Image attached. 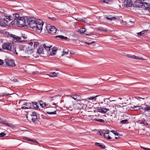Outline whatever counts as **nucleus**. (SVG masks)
Here are the masks:
<instances>
[{
	"label": "nucleus",
	"mask_w": 150,
	"mask_h": 150,
	"mask_svg": "<svg viewBox=\"0 0 150 150\" xmlns=\"http://www.w3.org/2000/svg\"><path fill=\"white\" fill-rule=\"evenodd\" d=\"M2 47L4 50L11 51L14 54H15L16 55H18V53L16 51V47L14 46H12L11 43L9 42L4 43L3 44Z\"/></svg>",
	"instance_id": "obj_1"
},
{
	"label": "nucleus",
	"mask_w": 150,
	"mask_h": 150,
	"mask_svg": "<svg viewBox=\"0 0 150 150\" xmlns=\"http://www.w3.org/2000/svg\"><path fill=\"white\" fill-rule=\"evenodd\" d=\"M26 26L32 29L35 28L37 23L34 18L32 17L26 18Z\"/></svg>",
	"instance_id": "obj_2"
},
{
	"label": "nucleus",
	"mask_w": 150,
	"mask_h": 150,
	"mask_svg": "<svg viewBox=\"0 0 150 150\" xmlns=\"http://www.w3.org/2000/svg\"><path fill=\"white\" fill-rule=\"evenodd\" d=\"M98 96H99L97 95L94 97H92L90 98H88L84 99H81V100L79 101V103H78L77 104L80 105L82 106L81 107V108H86L87 106V104L89 103V102H87V101H88L89 100H93L94 99H95V100H96V99H95V98Z\"/></svg>",
	"instance_id": "obj_3"
},
{
	"label": "nucleus",
	"mask_w": 150,
	"mask_h": 150,
	"mask_svg": "<svg viewBox=\"0 0 150 150\" xmlns=\"http://www.w3.org/2000/svg\"><path fill=\"white\" fill-rule=\"evenodd\" d=\"M52 46H47L45 44H42L40 45L39 48L37 50L36 53L39 54H44V51L43 48L47 51H49L50 50V48Z\"/></svg>",
	"instance_id": "obj_4"
},
{
	"label": "nucleus",
	"mask_w": 150,
	"mask_h": 150,
	"mask_svg": "<svg viewBox=\"0 0 150 150\" xmlns=\"http://www.w3.org/2000/svg\"><path fill=\"white\" fill-rule=\"evenodd\" d=\"M19 18H17L18 25L20 27L26 26V18H25L23 17H21L19 16Z\"/></svg>",
	"instance_id": "obj_5"
},
{
	"label": "nucleus",
	"mask_w": 150,
	"mask_h": 150,
	"mask_svg": "<svg viewBox=\"0 0 150 150\" xmlns=\"http://www.w3.org/2000/svg\"><path fill=\"white\" fill-rule=\"evenodd\" d=\"M11 37L15 39L16 41L18 42H22L24 41V40L22 39V37L23 39H26L27 38V35L24 34H22V37L14 35H11Z\"/></svg>",
	"instance_id": "obj_6"
},
{
	"label": "nucleus",
	"mask_w": 150,
	"mask_h": 150,
	"mask_svg": "<svg viewBox=\"0 0 150 150\" xmlns=\"http://www.w3.org/2000/svg\"><path fill=\"white\" fill-rule=\"evenodd\" d=\"M144 0H137L134 3L133 6L136 8H142L143 6Z\"/></svg>",
	"instance_id": "obj_7"
},
{
	"label": "nucleus",
	"mask_w": 150,
	"mask_h": 150,
	"mask_svg": "<svg viewBox=\"0 0 150 150\" xmlns=\"http://www.w3.org/2000/svg\"><path fill=\"white\" fill-rule=\"evenodd\" d=\"M46 30L50 33L53 34L56 32L57 29L54 26H51L50 25H47L46 27Z\"/></svg>",
	"instance_id": "obj_8"
},
{
	"label": "nucleus",
	"mask_w": 150,
	"mask_h": 150,
	"mask_svg": "<svg viewBox=\"0 0 150 150\" xmlns=\"http://www.w3.org/2000/svg\"><path fill=\"white\" fill-rule=\"evenodd\" d=\"M37 23L35 28L37 29V30H39L40 32L42 30V27L43 25V23L41 20H39L36 21Z\"/></svg>",
	"instance_id": "obj_9"
},
{
	"label": "nucleus",
	"mask_w": 150,
	"mask_h": 150,
	"mask_svg": "<svg viewBox=\"0 0 150 150\" xmlns=\"http://www.w3.org/2000/svg\"><path fill=\"white\" fill-rule=\"evenodd\" d=\"M13 16L14 18V19L11 22V24L12 25H18L17 18H19V14H18L16 13L13 15Z\"/></svg>",
	"instance_id": "obj_10"
},
{
	"label": "nucleus",
	"mask_w": 150,
	"mask_h": 150,
	"mask_svg": "<svg viewBox=\"0 0 150 150\" xmlns=\"http://www.w3.org/2000/svg\"><path fill=\"white\" fill-rule=\"evenodd\" d=\"M5 62L8 66L14 67L15 66V64L14 61L10 59H6L5 60Z\"/></svg>",
	"instance_id": "obj_11"
},
{
	"label": "nucleus",
	"mask_w": 150,
	"mask_h": 150,
	"mask_svg": "<svg viewBox=\"0 0 150 150\" xmlns=\"http://www.w3.org/2000/svg\"><path fill=\"white\" fill-rule=\"evenodd\" d=\"M124 4L126 7H130L132 6L133 2L131 0H125Z\"/></svg>",
	"instance_id": "obj_12"
},
{
	"label": "nucleus",
	"mask_w": 150,
	"mask_h": 150,
	"mask_svg": "<svg viewBox=\"0 0 150 150\" xmlns=\"http://www.w3.org/2000/svg\"><path fill=\"white\" fill-rule=\"evenodd\" d=\"M7 21L5 19H0V25L2 27H5L8 25Z\"/></svg>",
	"instance_id": "obj_13"
},
{
	"label": "nucleus",
	"mask_w": 150,
	"mask_h": 150,
	"mask_svg": "<svg viewBox=\"0 0 150 150\" xmlns=\"http://www.w3.org/2000/svg\"><path fill=\"white\" fill-rule=\"evenodd\" d=\"M110 109H111L102 108L101 107H98V111L101 113H106Z\"/></svg>",
	"instance_id": "obj_14"
},
{
	"label": "nucleus",
	"mask_w": 150,
	"mask_h": 150,
	"mask_svg": "<svg viewBox=\"0 0 150 150\" xmlns=\"http://www.w3.org/2000/svg\"><path fill=\"white\" fill-rule=\"evenodd\" d=\"M71 97L77 101L80 100L81 98V97L80 96L76 94H74L71 95Z\"/></svg>",
	"instance_id": "obj_15"
},
{
	"label": "nucleus",
	"mask_w": 150,
	"mask_h": 150,
	"mask_svg": "<svg viewBox=\"0 0 150 150\" xmlns=\"http://www.w3.org/2000/svg\"><path fill=\"white\" fill-rule=\"evenodd\" d=\"M31 120L33 122L37 120V116L36 113L35 112H33L31 114Z\"/></svg>",
	"instance_id": "obj_16"
},
{
	"label": "nucleus",
	"mask_w": 150,
	"mask_h": 150,
	"mask_svg": "<svg viewBox=\"0 0 150 150\" xmlns=\"http://www.w3.org/2000/svg\"><path fill=\"white\" fill-rule=\"evenodd\" d=\"M33 50V48L31 47L30 46H28L26 48V50L25 51V53L28 54H30L32 51Z\"/></svg>",
	"instance_id": "obj_17"
},
{
	"label": "nucleus",
	"mask_w": 150,
	"mask_h": 150,
	"mask_svg": "<svg viewBox=\"0 0 150 150\" xmlns=\"http://www.w3.org/2000/svg\"><path fill=\"white\" fill-rule=\"evenodd\" d=\"M104 18L105 19L109 20L110 21H111L112 20H116L117 19L116 17L115 16L111 18H109L105 16L104 17Z\"/></svg>",
	"instance_id": "obj_18"
},
{
	"label": "nucleus",
	"mask_w": 150,
	"mask_h": 150,
	"mask_svg": "<svg viewBox=\"0 0 150 150\" xmlns=\"http://www.w3.org/2000/svg\"><path fill=\"white\" fill-rule=\"evenodd\" d=\"M32 107H33L35 109H38L39 108V106L38 103L37 102L35 103L32 102Z\"/></svg>",
	"instance_id": "obj_19"
},
{
	"label": "nucleus",
	"mask_w": 150,
	"mask_h": 150,
	"mask_svg": "<svg viewBox=\"0 0 150 150\" xmlns=\"http://www.w3.org/2000/svg\"><path fill=\"white\" fill-rule=\"evenodd\" d=\"M24 105H25L27 109L32 108V104L30 103H25L23 104Z\"/></svg>",
	"instance_id": "obj_20"
},
{
	"label": "nucleus",
	"mask_w": 150,
	"mask_h": 150,
	"mask_svg": "<svg viewBox=\"0 0 150 150\" xmlns=\"http://www.w3.org/2000/svg\"><path fill=\"white\" fill-rule=\"evenodd\" d=\"M59 74L58 73H56L55 72H52L50 73L49 74V76L52 77H56L57 76V75Z\"/></svg>",
	"instance_id": "obj_21"
},
{
	"label": "nucleus",
	"mask_w": 150,
	"mask_h": 150,
	"mask_svg": "<svg viewBox=\"0 0 150 150\" xmlns=\"http://www.w3.org/2000/svg\"><path fill=\"white\" fill-rule=\"evenodd\" d=\"M97 30H101L102 31L107 32L108 30L106 28H103L102 27H100L96 28Z\"/></svg>",
	"instance_id": "obj_22"
},
{
	"label": "nucleus",
	"mask_w": 150,
	"mask_h": 150,
	"mask_svg": "<svg viewBox=\"0 0 150 150\" xmlns=\"http://www.w3.org/2000/svg\"><path fill=\"white\" fill-rule=\"evenodd\" d=\"M149 5L150 4L149 3L143 2V6L142 8H143L144 9L147 10L148 7H149Z\"/></svg>",
	"instance_id": "obj_23"
},
{
	"label": "nucleus",
	"mask_w": 150,
	"mask_h": 150,
	"mask_svg": "<svg viewBox=\"0 0 150 150\" xmlns=\"http://www.w3.org/2000/svg\"><path fill=\"white\" fill-rule=\"evenodd\" d=\"M86 29L84 28H80L78 30V32L81 34L83 33L86 32Z\"/></svg>",
	"instance_id": "obj_24"
},
{
	"label": "nucleus",
	"mask_w": 150,
	"mask_h": 150,
	"mask_svg": "<svg viewBox=\"0 0 150 150\" xmlns=\"http://www.w3.org/2000/svg\"><path fill=\"white\" fill-rule=\"evenodd\" d=\"M132 108L134 110H137L140 109H142L143 108L142 107L139 106H134L133 107H132Z\"/></svg>",
	"instance_id": "obj_25"
},
{
	"label": "nucleus",
	"mask_w": 150,
	"mask_h": 150,
	"mask_svg": "<svg viewBox=\"0 0 150 150\" xmlns=\"http://www.w3.org/2000/svg\"><path fill=\"white\" fill-rule=\"evenodd\" d=\"M95 144L96 146H99L100 148L104 149L105 148V146L103 145L102 144L100 143H95Z\"/></svg>",
	"instance_id": "obj_26"
},
{
	"label": "nucleus",
	"mask_w": 150,
	"mask_h": 150,
	"mask_svg": "<svg viewBox=\"0 0 150 150\" xmlns=\"http://www.w3.org/2000/svg\"><path fill=\"white\" fill-rule=\"evenodd\" d=\"M40 105L43 108L45 107L46 106V103L43 102L42 100H40L39 102Z\"/></svg>",
	"instance_id": "obj_27"
},
{
	"label": "nucleus",
	"mask_w": 150,
	"mask_h": 150,
	"mask_svg": "<svg viewBox=\"0 0 150 150\" xmlns=\"http://www.w3.org/2000/svg\"><path fill=\"white\" fill-rule=\"evenodd\" d=\"M131 58L134 59H138L142 60L144 59L142 58V57H137L134 55H132Z\"/></svg>",
	"instance_id": "obj_28"
},
{
	"label": "nucleus",
	"mask_w": 150,
	"mask_h": 150,
	"mask_svg": "<svg viewBox=\"0 0 150 150\" xmlns=\"http://www.w3.org/2000/svg\"><path fill=\"white\" fill-rule=\"evenodd\" d=\"M56 38H61L62 39H65L67 40L68 39V38L66 37H65L62 35H58L55 36Z\"/></svg>",
	"instance_id": "obj_29"
},
{
	"label": "nucleus",
	"mask_w": 150,
	"mask_h": 150,
	"mask_svg": "<svg viewBox=\"0 0 150 150\" xmlns=\"http://www.w3.org/2000/svg\"><path fill=\"white\" fill-rule=\"evenodd\" d=\"M146 107L144 108V110L145 111L150 110V105H145Z\"/></svg>",
	"instance_id": "obj_30"
},
{
	"label": "nucleus",
	"mask_w": 150,
	"mask_h": 150,
	"mask_svg": "<svg viewBox=\"0 0 150 150\" xmlns=\"http://www.w3.org/2000/svg\"><path fill=\"white\" fill-rule=\"evenodd\" d=\"M52 108H53V109H54V110H53L54 111H52V112H47V114H50V115L56 114V111L55 110V108H53V107H52Z\"/></svg>",
	"instance_id": "obj_31"
},
{
	"label": "nucleus",
	"mask_w": 150,
	"mask_h": 150,
	"mask_svg": "<svg viewBox=\"0 0 150 150\" xmlns=\"http://www.w3.org/2000/svg\"><path fill=\"white\" fill-rule=\"evenodd\" d=\"M10 95L9 93H2L0 94V97L1 96H7Z\"/></svg>",
	"instance_id": "obj_32"
},
{
	"label": "nucleus",
	"mask_w": 150,
	"mask_h": 150,
	"mask_svg": "<svg viewBox=\"0 0 150 150\" xmlns=\"http://www.w3.org/2000/svg\"><path fill=\"white\" fill-rule=\"evenodd\" d=\"M104 103L106 104L107 105H108V103H109L110 102V100L107 98L104 99Z\"/></svg>",
	"instance_id": "obj_33"
},
{
	"label": "nucleus",
	"mask_w": 150,
	"mask_h": 150,
	"mask_svg": "<svg viewBox=\"0 0 150 150\" xmlns=\"http://www.w3.org/2000/svg\"><path fill=\"white\" fill-rule=\"evenodd\" d=\"M104 132L103 131V130H102V131H98L97 132V134L100 136H102L103 135H104Z\"/></svg>",
	"instance_id": "obj_34"
},
{
	"label": "nucleus",
	"mask_w": 150,
	"mask_h": 150,
	"mask_svg": "<svg viewBox=\"0 0 150 150\" xmlns=\"http://www.w3.org/2000/svg\"><path fill=\"white\" fill-rule=\"evenodd\" d=\"M146 31H147V30H144V31L143 30L140 32L138 33L137 35L139 36H140L142 35H143L145 31L146 32Z\"/></svg>",
	"instance_id": "obj_35"
},
{
	"label": "nucleus",
	"mask_w": 150,
	"mask_h": 150,
	"mask_svg": "<svg viewBox=\"0 0 150 150\" xmlns=\"http://www.w3.org/2000/svg\"><path fill=\"white\" fill-rule=\"evenodd\" d=\"M56 52V50L54 49L53 48L52 49V52L51 53V54L52 55H54L55 54V53Z\"/></svg>",
	"instance_id": "obj_36"
},
{
	"label": "nucleus",
	"mask_w": 150,
	"mask_h": 150,
	"mask_svg": "<svg viewBox=\"0 0 150 150\" xmlns=\"http://www.w3.org/2000/svg\"><path fill=\"white\" fill-rule=\"evenodd\" d=\"M95 120L96 121L101 123H104L105 121L102 119H95Z\"/></svg>",
	"instance_id": "obj_37"
},
{
	"label": "nucleus",
	"mask_w": 150,
	"mask_h": 150,
	"mask_svg": "<svg viewBox=\"0 0 150 150\" xmlns=\"http://www.w3.org/2000/svg\"><path fill=\"white\" fill-rule=\"evenodd\" d=\"M103 131L104 132V134L107 135L109 134V131L108 130H103Z\"/></svg>",
	"instance_id": "obj_38"
},
{
	"label": "nucleus",
	"mask_w": 150,
	"mask_h": 150,
	"mask_svg": "<svg viewBox=\"0 0 150 150\" xmlns=\"http://www.w3.org/2000/svg\"><path fill=\"white\" fill-rule=\"evenodd\" d=\"M103 136L105 138L108 139H111V137L109 135L104 134Z\"/></svg>",
	"instance_id": "obj_39"
},
{
	"label": "nucleus",
	"mask_w": 150,
	"mask_h": 150,
	"mask_svg": "<svg viewBox=\"0 0 150 150\" xmlns=\"http://www.w3.org/2000/svg\"><path fill=\"white\" fill-rule=\"evenodd\" d=\"M6 19H8L9 21L12 20L13 18V17L12 16H6Z\"/></svg>",
	"instance_id": "obj_40"
},
{
	"label": "nucleus",
	"mask_w": 150,
	"mask_h": 150,
	"mask_svg": "<svg viewBox=\"0 0 150 150\" xmlns=\"http://www.w3.org/2000/svg\"><path fill=\"white\" fill-rule=\"evenodd\" d=\"M39 45V43L38 42H34V48H36L38 45Z\"/></svg>",
	"instance_id": "obj_41"
},
{
	"label": "nucleus",
	"mask_w": 150,
	"mask_h": 150,
	"mask_svg": "<svg viewBox=\"0 0 150 150\" xmlns=\"http://www.w3.org/2000/svg\"><path fill=\"white\" fill-rule=\"evenodd\" d=\"M110 132L113 133L115 136H118L119 134L116 132L115 131L111 130Z\"/></svg>",
	"instance_id": "obj_42"
},
{
	"label": "nucleus",
	"mask_w": 150,
	"mask_h": 150,
	"mask_svg": "<svg viewBox=\"0 0 150 150\" xmlns=\"http://www.w3.org/2000/svg\"><path fill=\"white\" fill-rule=\"evenodd\" d=\"M113 1L112 0H107L106 4H111L113 3Z\"/></svg>",
	"instance_id": "obj_43"
},
{
	"label": "nucleus",
	"mask_w": 150,
	"mask_h": 150,
	"mask_svg": "<svg viewBox=\"0 0 150 150\" xmlns=\"http://www.w3.org/2000/svg\"><path fill=\"white\" fill-rule=\"evenodd\" d=\"M6 125H7L8 126L11 127V128H13V127H14V126L13 125H12V124H11L6 123Z\"/></svg>",
	"instance_id": "obj_44"
},
{
	"label": "nucleus",
	"mask_w": 150,
	"mask_h": 150,
	"mask_svg": "<svg viewBox=\"0 0 150 150\" xmlns=\"http://www.w3.org/2000/svg\"><path fill=\"white\" fill-rule=\"evenodd\" d=\"M128 121L127 120H124L121 121L120 122L122 124H124L127 123Z\"/></svg>",
	"instance_id": "obj_45"
},
{
	"label": "nucleus",
	"mask_w": 150,
	"mask_h": 150,
	"mask_svg": "<svg viewBox=\"0 0 150 150\" xmlns=\"http://www.w3.org/2000/svg\"><path fill=\"white\" fill-rule=\"evenodd\" d=\"M6 135V134L2 132L0 134V137H4Z\"/></svg>",
	"instance_id": "obj_46"
},
{
	"label": "nucleus",
	"mask_w": 150,
	"mask_h": 150,
	"mask_svg": "<svg viewBox=\"0 0 150 150\" xmlns=\"http://www.w3.org/2000/svg\"><path fill=\"white\" fill-rule=\"evenodd\" d=\"M46 107L47 108L51 107V105L50 103H46Z\"/></svg>",
	"instance_id": "obj_47"
},
{
	"label": "nucleus",
	"mask_w": 150,
	"mask_h": 150,
	"mask_svg": "<svg viewBox=\"0 0 150 150\" xmlns=\"http://www.w3.org/2000/svg\"><path fill=\"white\" fill-rule=\"evenodd\" d=\"M124 106H122V107H124ZM122 107V106H121V105H116V107H115V108L116 110H117V108H119Z\"/></svg>",
	"instance_id": "obj_48"
},
{
	"label": "nucleus",
	"mask_w": 150,
	"mask_h": 150,
	"mask_svg": "<svg viewBox=\"0 0 150 150\" xmlns=\"http://www.w3.org/2000/svg\"><path fill=\"white\" fill-rule=\"evenodd\" d=\"M107 1V0H100L99 1V2L102 3H105L106 4Z\"/></svg>",
	"instance_id": "obj_49"
},
{
	"label": "nucleus",
	"mask_w": 150,
	"mask_h": 150,
	"mask_svg": "<svg viewBox=\"0 0 150 150\" xmlns=\"http://www.w3.org/2000/svg\"><path fill=\"white\" fill-rule=\"evenodd\" d=\"M28 45H29V46H31L33 44V42H30L28 43Z\"/></svg>",
	"instance_id": "obj_50"
},
{
	"label": "nucleus",
	"mask_w": 150,
	"mask_h": 150,
	"mask_svg": "<svg viewBox=\"0 0 150 150\" xmlns=\"http://www.w3.org/2000/svg\"><path fill=\"white\" fill-rule=\"evenodd\" d=\"M68 54V52H64V51H63V54H62V56H63L64 55L67 54Z\"/></svg>",
	"instance_id": "obj_51"
},
{
	"label": "nucleus",
	"mask_w": 150,
	"mask_h": 150,
	"mask_svg": "<svg viewBox=\"0 0 150 150\" xmlns=\"http://www.w3.org/2000/svg\"><path fill=\"white\" fill-rule=\"evenodd\" d=\"M49 18L53 21H55L56 20V18L54 17Z\"/></svg>",
	"instance_id": "obj_52"
},
{
	"label": "nucleus",
	"mask_w": 150,
	"mask_h": 150,
	"mask_svg": "<svg viewBox=\"0 0 150 150\" xmlns=\"http://www.w3.org/2000/svg\"><path fill=\"white\" fill-rule=\"evenodd\" d=\"M126 56L127 57L131 58L132 55L130 54H127Z\"/></svg>",
	"instance_id": "obj_53"
},
{
	"label": "nucleus",
	"mask_w": 150,
	"mask_h": 150,
	"mask_svg": "<svg viewBox=\"0 0 150 150\" xmlns=\"http://www.w3.org/2000/svg\"><path fill=\"white\" fill-rule=\"evenodd\" d=\"M4 33L5 35H6V36L7 37H8V35H9V33L8 32H6V31H5Z\"/></svg>",
	"instance_id": "obj_54"
},
{
	"label": "nucleus",
	"mask_w": 150,
	"mask_h": 150,
	"mask_svg": "<svg viewBox=\"0 0 150 150\" xmlns=\"http://www.w3.org/2000/svg\"><path fill=\"white\" fill-rule=\"evenodd\" d=\"M21 108L22 109H27V108L26 107V106L25 105L22 107Z\"/></svg>",
	"instance_id": "obj_55"
},
{
	"label": "nucleus",
	"mask_w": 150,
	"mask_h": 150,
	"mask_svg": "<svg viewBox=\"0 0 150 150\" xmlns=\"http://www.w3.org/2000/svg\"><path fill=\"white\" fill-rule=\"evenodd\" d=\"M4 62L1 59H0V65H2L3 64Z\"/></svg>",
	"instance_id": "obj_56"
},
{
	"label": "nucleus",
	"mask_w": 150,
	"mask_h": 150,
	"mask_svg": "<svg viewBox=\"0 0 150 150\" xmlns=\"http://www.w3.org/2000/svg\"><path fill=\"white\" fill-rule=\"evenodd\" d=\"M94 42H90V43H88V42H85V43L86 44H87V45H89L91 44L92 43H94Z\"/></svg>",
	"instance_id": "obj_57"
},
{
	"label": "nucleus",
	"mask_w": 150,
	"mask_h": 150,
	"mask_svg": "<svg viewBox=\"0 0 150 150\" xmlns=\"http://www.w3.org/2000/svg\"><path fill=\"white\" fill-rule=\"evenodd\" d=\"M135 98L137 99H138V98H139V99H144V98H141V97H135Z\"/></svg>",
	"instance_id": "obj_58"
},
{
	"label": "nucleus",
	"mask_w": 150,
	"mask_h": 150,
	"mask_svg": "<svg viewBox=\"0 0 150 150\" xmlns=\"http://www.w3.org/2000/svg\"><path fill=\"white\" fill-rule=\"evenodd\" d=\"M149 7H148L147 10H148L150 12V4L149 5Z\"/></svg>",
	"instance_id": "obj_59"
},
{
	"label": "nucleus",
	"mask_w": 150,
	"mask_h": 150,
	"mask_svg": "<svg viewBox=\"0 0 150 150\" xmlns=\"http://www.w3.org/2000/svg\"><path fill=\"white\" fill-rule=\"evenodd\" d=\"M33 142H35V143H37V144H39V143H38V142H37V141H35V140H33Z\"/></svg>",
	"instance_id": "obj_60"
},
{
	"label": "nucleus",
	"mask_w": 150,
	"mask_h": 150,
	"mask_svg": "<svg viewBox=\"0 0 150 150\" xmlns=\"http://www.w3.org/2000/svg\"><path fill=\"white\" fill-rule=\"evenodd\" d=\"M26 139H27L28 141H33V139H28V138H27Z\"/></svg>",
	"instance_id": "obj_61"
},
{
	"label": "nucleus",
	"mask_w": 150,
	"mask_h": 150,
	"mask_svg": "<svg viewBox=\"0 0 150 150\" xmlns=\"http://www.w3.org/2000/svg\"><path fill=\"white\" fill-rule=\"evenodd\" d=\"M2 124H3L4 125H6V123H5L3 121H2L1 122H0Z\"/></svg>",
	"instance_id": "obj_62"
},
{
	"label": "nucleus",
	"mask_w": 150,
	"mask_h": 150,
	"mask_svg": "<svg viewBox=\"0 0 150 150\" xmlns=\"http://www.w3.org/2000/svg\"><path fill=\"white\" fill-rule=\"evenodd\" d=\"M141 148L143 149H144L145 150H146V148H145V147H141Z\"/></svg>",
	"instance_id": "obj_63"
},
{
	"label": "nucleus",
	"mask_w": 150,
	"mask_h": 150,
	"mask_svg": "<svg viewBox=\"0 0 150 150\" xmlns=\"http://www.w3.org/2000/svg\"><path fill=\"white\" fill-rule=\"evenodd\" d=\"M146 150H150V148H146Z\"/></svg>",
	"instance_id": "obj_64"
}]
</instances>
